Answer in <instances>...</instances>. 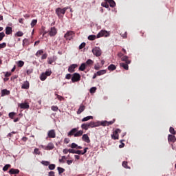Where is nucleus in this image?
<instances>
[{
	"mask_svg": "<svg viewBox=\"0 0 176 176\" xmlns=\"http://www.w3.org/2000/svg\"><path fill=\"white\" fill-rule=\"evenodd\" d=\"M51 109H52V111H54V112H57L58 111V107L52 106Z\"/></svg>",
	"mask_w": 176,
	"mask_h": 176,
	"instance_id": "obj_43",
	"label": "nucleus"
},
{
	"mask_svg": "<svg viewBox=\"0 0 176 176\" xmlns=\"http://www.w3.org/2000/svg\"><path fill=\"white\" fill-rule=\"evenodd\" d=\"M5 38V33L4 32H0V41H2Z\"/></svg>",
	"mask_w": 176,
	"mask_h": 176,
	"instance_id": "obj_52",
	"label": "nucleus"
},
{
	"mask_svg": "<svg viewBox=\"0 0 176 176\" xmlns=\"http://www.w3.org/2000/svg\"><path fill=\"white\" fill-rule=\"evenodd\" d=\"M12 167V165L10 164H6L3 168V171H6L7 170H9Z\"/></svg>",
	"mask_w": 176,
	"mask_h": 176,
	"instance_id": "obj_35",
	"label": "nucleus"
},
{
	"mask_svg": "<svg viewBox=\"0 0 176 176\" xmlns=\"http://www.w3.org/2000/svg\"><path fill=\"white\" fill-rule=\"evenodd\" d=\"M85 65L87 67H91V65H93V64H94V61H93L91 59H88L85 63Z\"/></svg>",
	"mask_w": 176,
	"mask_h": 176,
	"instance_id": "obj_23",
	"label": "nucleus"
},
{
	"mask_svg": "<svg viewBox=\"0 0 176 176\" xmlns=\"http://www.w3.org/2000/svg\"><path fill=\"white\" fill-rule=\"evenodd\" d=\"M69 9V7H65L63 8H58L55 10L56 14H57L58 17L59 19H61V17H63L65 14V12Z\"/></svg>",
	"mask_w": 176,
	"mask_h": 176,
	"instance_id": "obj_3",
	"label": "nucleus"
},
{
	"mask_svg": "<svg viewBox=\"0 0 176 176\" xmlns=\"http://www.w3.org/2000/svg\"><path fill=\"white\" fill-rule=\"evenodd\" d=\"M21 89H25V90H28L30 89V82H28V81L25 82L22 85Z\"/></svg>",
	"mask_w": 176,
	"mask_h": 176,
	"instance_id": "obj_19",
	"label": "nucleus"
},
{
	"mask_svg": "<svg viewBox=\"0 0 176 176\" xmlns=\"http://www.w3.org/2000/svg\"><path fill=\"white\" fill-rule=\"evenodd\" d=\"M120 129H117L115 130L113 133L111 135V138L113 140H119V133H120Z\"/></svg>",
	"mask_w": 176,
	"mask_h": 176,
	"instance_id": "obj_9",
	"label": "nucleus"
},
{
	"mask_svg": "<svg viewBox=\"0 0 176 176\" xmlns=\"http://www.w3.org/2000/svg\"><path fill=\"white\" fill-rule=\"evenodd\" d=\"M42 60H46L47 58V54H44L42 57Z\"/></svg>",
	"mask_w": 176,
	"mask_h": 176,
	"instance_id": "obj_57",
	"label": "nucleus"
},
{
	"mask_svg": "<svg viewBox=\"0 0 176 176\" xmlns=\"http://www.w3.org/2000/svg\"><path fill=\"white\" fill-rule=\"evenodd\" d=\"M41 164H43V166H49L50 162L49 161H42Z\"/></svg>",
	"mask_w": 176,
	"mask_h": 176,
	"instance_id": "obj_46",
	"label": "nucleus"
},
{
	"mask_svg": "<svg viewBox=\"0 0 176 176\" xmlns=\"http://www.w3.org/2000/svg\"><path fill=\"white\" fill-rule=\"evenodd\" d=\"M92 53L94 56H96V57H100L102 54L101 49L98 47H94L92 49Z\"/></svg>",
	"mask_w": 176,
	"mask_h": 176,
	"instance_id": "obj_6",
	"label": "nucleus"
},
{
	"mask_svg": "<svg viewBox=\"0 0 176 176\" xmlns=\"http://www.w3.org/2000/svg\"><path fill=\"white\" fill-rule=\"evenodd\" d=\"M87 67V66H86V63H82L79 67L78 69L79 71H85Z\"/></svg>",
	"mask_w": 176,
	"mask_h": 176,
	"instance_id": "obj_28",
	"label": "nucleus"
},
{
	"mask_svg": "<svg viewBox=\"0 0 176 176\" xmlns=\"http://www.w3.org/2000/svg\"><path fill=\"white\" fill-rule=\"evenodd\" d=\"M48 166V168H50V170H54V168H56V164H50Z\"/></svg>",
	"mask_w": 176,
	"mask_h": 176,
	"instance_id": "obj_41",
	"label": "nucleus"
},
{
	"mask_svg": "<svg viewBox=\"0 0 176 176\" xmlns=\"http://www.w3.org/2000/svg\"><path fill=\"white\" fill-rule=\"evenodd\" d=\"M47 77L46 76V74H45V73H43L41 76H40V79L41 80L43 81V80H46V78Z\"/></svg>",
	"mask_w": 176,
	"mask_h": 176,
	"instance_id": "obj_37",
	"label": "nucleus"
},
{
	"mask_svg": "<svg viewBox=\"0 0 176 176\" xmlns=\"http://www.w3.org/2000/svg\"><path fill=\"white\" fill-rule=\"evenodd\" d=\"M94 68L96 71H98L100 69V65H95Z\"/></svg>",
	"mask_w": 176,
	"mask_h": 176,
	"instance_id": "obj_62",
	"label": "nucleus"
},
{
	"mask_svg": "<svg viewBox=\"0 0 176 176\" xmlns=\"http://www.w3.org/2000/svg\"><path fill=\"white\" fill-rule=\"evenodd\" d=\"M41 146L45 151H53L54 149V144L52 142L48 143L47 146L41 145Z\"/></svg>",
	"mask_w": 176,
	"mask_h": 176,
	"instance_id": "obj_4",
	"label": "nucleus"
},
{
	"mask_svg": "<svg viewBox=\"0 0 176 176\" xmlns=\"http://www.w3.org/2000/svg\"><path fill=\"white\" fill-rule=\"evenodd\" d=\"M20 173V170L19 169H14V168H11L9 170V174L12 175L13 174H19Z\"/></svg>",
	"mask_w": 176,
	"mask_h": 176,
	"instance_id": "obj_18",
	"label": "nucleus"
},
{
	"mask_svg": "<svg viewBox=\"0 0 176 176\" xmlns=\"http://www.w3.org/2000/svg\"><path fill=\"white\" fill-rule=\"evenodd\" d=\"M47 63L48 64H53L54 63V58H47Z\"/></svg>",
	"mask_w": 176,
	"mask_h": 176,
	"instance_id": "obj_39",
	"label": "nucleus"
},
{
	"mask_svg": "<svg viewBox=\"0 0 176 176\" xmlns=\"http://www.w3.org/2000/svg\"><path fill=\"white\" fill-rule=\"evenodd\" d=\"M10 94V91L4 89L1 90V97H5V96H9Z\"/></svg>",
	"mask_w": 176,
	"mask_h": 176,
	"instance_id": "obj_16",
	"label": "nucleus"
},
{
	"mask_svg": "<svg viewBox=\"0 0 176 176\" xmlns=\"http://www.w3.org/2000/svg\"><path fill=\"white\" fill-rule=\"evenodd\" d=\"M108 69L109 71H115V69H116V66L113 64H111L108 67Z\"/></svg>",
	"mask_w": 176,
	"mask_h": 176,
	"instance_id": "obj_30",
	"label": "nucleus"
},
{
	"mask_svg": "<svg viewBox=\"0 0 176 176\" xmlns=\"http://www.w3.org/2000/svg\"><path fill=\"white\" fill-rule=\"evenodd\" d=\"M48 176H54V171L49 172Z\"/></svg>",
	"mask_w": 176,
	"mask_h": 176,
	"instance_id": "obj_64",
	"label": "nucleus"
},
{
	"mask_svg": "<svg viewBox=\"0 0 176 176\" xmlns=\"http://www.w3.org/2000/svg\"><path fill=\"white\" fill-rule=\"evenodd\" d=\"M65 160H67V157L63 156L62 159H59V163H65Z\"/></svg>",
	"mask_w": 176,
	"mask_h": 176,
	"instance_id": "obj_42",
	"label": "nucleus"
},
{
	"mask_svg": "<svg viewBox=\"0 0 176 176\" xmlns=\"http://www.w3.org/2000/svg\"><path fill=\"white\" fill-rule=\"evenodd\" d=\"M41 54H43V50H40L36 53V57H39Z\"/></svg>",
	"mask_w": 176,
	"mask_h": 176,
	"instance_id": "obj_40",
	"label": "nucleus"
},
{
	"mask_svg": "<svg viewBox=\"0 0 176 176\" xmlns=\"http://www.w3.org/2000/svg\"><path fill=\"white\" fill-rule=\"evenodd\" d=\"M71 148H72L73 149L75 148H78V144H76V143H72L71 145Z\"/></svg>",
	"mask_w": 176,
	"mask_h": 176,
	"instance_id": "obj_56",
	"label": "nucleus"
},
{
	"mask_svg": "<svg viewBox=\"0 0 176 176\" xmlns=\"http://www.w3.org/2000/svg\"><path fill=\"white\" fill-rule=\"evenodd\" d=\"M68 137H72L74 135V137H82L83 135V131L80 130L78 131L77 128L72 129L67 134Z\"/></svg>",
	"mask_w": 176,
	"mask_h": 176,
	"instance_id": "obj_2",
	"label": "nucleus"
},
{
	"mask_svg": "<svg viewBox=\"0 0 176 176\" xmlns=\"http://www.w3.org/2000/svg\"><path fill=\"white\" fill-rule=\"evenodd\" d=\"M118 56L120 58H121V59H122V58L124 57V56H123V53H122V52H119V53L118 54Z\"/></svg>",
	"mask_w": 176,
	"mask_h": 176,
	"instance_id": "obj_58",
	"label": "nucleus"
},
{
	"mask_svg": "<svg viewBox=\"0 0 176 176\" xmlns=\"http://www.w3.org/2000/svg\"><path fill=\"white\" fill-rule=\"evenodd\" d=\"M168 142H175V136L173 135H168Z\"/></svg>",
	"mask_w": 176,
	"mask_h": 176,
	"instance_id": "obj_22",
	"label": "nucleus"
},
{
	"mask_svg": "<svg viewBox=\"0 0 176 176\" xmlns=\"http://www.w3.org/2000/svg\"><path fill=\"white\" fill-rule=\"evenodd\" d=\"M38 23V20L37 19H33L30 23V25L32 27V28H33V27H35V25H36V23Z\"/></svg>",
	"mask_w": 176,
	"mask_h": 176,
	"instance_id": "obj_31",
	"label": "nucleus"
},
{
	"mask_svg": "<svg viewBox=\"0 0 176 176\" xmlns=\"http://www.w3.org/2000/svg\"><path fill=\"white\" fill-rule=\"evenodd\" d=\"M76 67H78V65L76 64H73L70 65L68 68V72L71 74H72V72H75V68H76Z\"/></svg>",
	"mask_w": 176,
	"mask_h": 176,
	"instance_id": "obj_13",
	"label": "nucleus"
},
{
	"mask_svg": "<svg viewBox=\"0 0 176 176\" xmlns=\"http://www.w3.org/2000/svg\"><path fill=\"white\" fill-rule=\"evenodd\" d=\"M86 46V43H82L79 46V49L81 50V49H83V47H85Z\"/></svg>",
	"mask_w": 176,
	"mask_h": 176,
	"instance_id": "obj_54",
	"label": "nucleus"
},
{
	"mask_svg": "<svg viewBox=\"0 0 176 176\" xmlns=\"http://www.w3.org/2000/svg\"><path fill=\"white\" fill-rule=\"evenodd\" d=\"M30 45V40L28 38H25L23 40V46L25 47V46H28Z\"/></svg>",
	"mask_w": 176,
	"mask_h": 176,
	"instance_id": "obj_26",
	"label": "nucleus"
},
{
	"mask_svg": "<svg viewBox=\"0 0 176 176\" xmlns=\"http://www.w3.org/2000/svg\"><path fill=\"white\" fill-rule=\"evenodd\" d=\"M81 129H82V130H89V129H90L89 123H84V124H82L81 125Z\"/></svg>",
	"mask_w": 176,
	"mask_h": 176,
	"instance_id": "obj_25",
	"label": "nucleus"
},
{
	"mask_svg": "<svg viewBox=\"0 0 176 176\" xmlns=\"http://www.w3.org/2000/svg\"><path fill=\"white\" fill-rule=\"evenodd\" d=\"M50 36H56L57 35V29L55 27H52L49 31Z\"/></svg>",
	"mask_w": 176,
	"mask_h": 176,
	"instance_id": "obj_10",
	"label": "nucleus"
},
{
	"mask_svg": "<svg viewBox=\"0 0 176 176\" xmlns=\"http://www.w3.org/2000/svg\"><path fill=\"white\" fill-rule=\"evenodd\" d=\"M85 109H86V107H85V105L80 104V106L77 111L78 115H80V113L82 112H83V111H85Z\"/></svg>",
	"mask_w": 176,
	"mask_h": 176,
	"instance_id": "obj_20",
	"label": "nucleus"
},
{
	"mask_svg": "<svg viewBox=\"0 0 176 176\" xmlns=\"http://www.w3.org/2000/svg\"><path fill=\"white\" fill-rule=\"evenodd\" d=\"M74 35H75V32L71 30L67 31V33L65 34L64 38H65L67 41H71Z\"/></svg>",
	"mask_w": 176,
	"mask_h": 176,
	"instance_id": "obj_5",
	"label": "nucleus"
},
{
	"mask_svg": "<svg viewBox=\"0 0 176 176\" xmlns=\"http://www.w3.org/2000/svg\"><path fill=\"white\" fill-rule=\"evenodd\" d=\"M19 107L21 109H30V104H28V103L27 102H24V103H21Z\"/></svg>",
	"mask_w": 176,
	"mask_h": 176,
	"instance_id": "obj_12",
	"label": "nucleus"
},
{
	"mask_svg": "<svg viewBox=\"0 0 176 176\" xmlns=\"http://www.w3.org/2000/svg\"><path fill=\"white\" fill-rule=\"evenodd\" d=\"M105 2L109 3L111 8H115L116 6V3L113 0H104Z\"/></svg>",
	"mask_w": 176,
	"mask_h": 176,
	"instance_id": "obj_17",
	"label": "nucleus"
},
{
	"mask_svg": "<svg viewBox=\"0 0 176 176\" xmlns=\"http://www.w3.org/2000/svg\"><path fill=\"white\" fill-rule=\"evenodd\" d=\"M96 90H97V88L96 87H91L90 89V93L93 94L94 93H96Z\"/></svg>",
	"mask_w": 176,
	"mask_h": 176,
	"instance_id": "obj_45",
	"label": "nucleus"
},
{
	"mask_svg": "<svg viewBox=\"0 0 176 176\" xmlns=\"http://www.w3.org/2000/svg\"><path fill=\"white\" fill-rule=\"evenodd\" d=\"M88 124L89 125V129H93L94 127H98V122L91 121L89 122Z\"/></svg>",
	"mask_w": 176,
	"mask_h": 176,
	"instance_id": "obj_15",
	"label": "nucleus"
},
{
	"mask_svg": "<svg viewBox=\"0 0 176 176\" xmlns=\"http://www.w3.org/2000/svg\"><path fill=\"white\" fill-rule=\"evenodd\" d=\"M4 47H6V43H3L0 44V49H4Z\"/></svg>",
	"mask_w": 176,
	"mask_h": 176,
	"instance_id": "obj_53",
	"label": "nucleus"
},
{
	"mask_svg": "<svg viewBox=\"0 0 176 176\" xmlns=\"http://www.w3.org/2000/svg\"><path fill=\"white\" fill-rule=\"evenodd\" d=\"M34 155H41V151H39V148H34Z\"/></svg>",
	"mask_w": 176,
	"mask_h": 176,
	"instance_id": "obj_44",
	"label": "nucleus"
},
{
	"mask_svg": "<svg viewBox=\"0 0 176 176\" xmlns=\"http://www.w3.org/2000/svg\"><path fill=\"white\" fill-rule=\"evenodd\" d=\"M82 151H80V150L76 151V155H82Z\"/></svg>",
	"mask_w": 176,
	"mask_h": 176,
	"instance_id": "obj_63",
	"label": "nucleus"
},
{
	"mask_svg": "<svg viewBox=\"0 0 176 176\" xmlns=\"http://www.w3.org/2000/svg\"><path fill=\"white\" fill-rule=\"evenodd\" d=\"M16 115V113L14 112H11L9 113V118H10V119H13V118H14V116Z\"/></svg>",
	"mask_w": 176,
	"mask_h": 176,
	"instance_id": "obj_49",
	"label": "nucleus"
},
{
	"mask_svg": "<svg viewBox=\"0 0 176 176\" xmlns=\"http://www.w3.org/2000/svg\"><path fill=\"white\" fill-rule=\"evenodd\" d=\"M108 121L104 120V121H98V127H100V126H103V127H105V126H108Z\"/></svg>",
	"mask_w": 176,
	"mask_h": 176,
	"instance_id": "obj_21",
	"label": "nucleus"
},
{
	"mask_svg": "<svg viewBox=\"0 0 176 176\" xmlns=\"http://www.w3.org/2000/svg\"><path fill=\"white\" fill-rule=\"evenodd\" d=\"M82 140L85 141V142H87V144H90V138H89L87 134H84L82 137Z\"/></svg>",
	"mask_w": 176,
	"mask_h": 176,
	"instance_id": "obj_14",
	"label": "nucleus"
},
{
	"mask_svg": "<svg viewBox=\"0 0 176 176\" xmlns=\"http://www.w3.org/2000/svg\"><path fill=\"white\" fill-rule=\"evenodd\" d=\"M12 32H13V30H12L11 27L8 26V27H7L6 28V35H10V34H12Z\"/></svg>",
	"mask_w": 176,
	"mask_h": 176,
	"instance_id": "obj_24",
	"label": "nucleus"
},
{
	"mask_svg": "<svg viewBox=\"0 0 176 176\" xmlns=\"http://www.w3.org/2000/svg\"><path fill=\"white\" fill-rule=\"evenodd\" d=\"M63 153H65V155H67V153H68V152L69 153V149L68 148H65L63 151Z\"/></svg>",
	"mask_w": 176,
	"mask_h": 176,
	"instance_id": "obj_60",
	"label": "nucleus"
},
{
	"mask_svg": "<svg viewBox=\"0 0 176 176\" xmlns=\"http://www.w3.org/2000/svg\"><path fill=\"white\" fill-rule=\"evenodd\" d=\"M44 74H45V76H50L52 75V71H46Z\"/></svg>",
	"mask_w": 176,
	"mask_h": 176,
	"instance_id": "obj_51",
	"label": "nucleus"
},
{
	"mask_svg": "<svg viewBox=\"0 0 176 176\" xmlns=\"http://www.w3.org/2000/svg\"><path fill=\"white\" fill-rule=\"evenodd\" d=\"M17 66H18L19 68H21V67H24V61H23V60H19V61H18V63H17Z\"/></svg>",
	"mask_w": 176,
	"mask_h": 176,
	"instance_id": "obj_36",
	"label": "nucleus"
},
{
	"mask_svg": "<svg viewBox=\"0 0 176 176\" xmlns=\"http://www.w3.org/2000/svg\"><path fill=\"white\" fill-rule=\"evenodd\" d=\"M121 60L124 61V63H120V67L124 68L126 71H129V64L131 63V60L129 59V56H124L121 58Z\"/></svg>",
	"mask_w": 176,
	"mask_h": 176,
	"instance_id": "obj_1",
	"label": "nucleus"
},
{
	"mask_svg": "<svg viewBox=\"0 0 176 176\" xmlns=\"http://www.w3.org/2000/svg\"><path fill=\"white\" fill-rule=\"evenodd\" d=\"M122 167H124V168H128L129 170H130L131 168L130 166H129L127 165V162H126V161H124L122 162Z\"/></svg>",
	"mask_w": 176,
	"mask_h": 176,
	"instance_id": "obj_34",
	"label": "nucleus"
},
{
	"mask_svg": "<svg viewBox=\"0 0 176 176\" xmlns=\"http://www.w3.org/2000/svg\"><path fill=\"white\" fill-rule=\"evenodd\" d=\"M107 74V70H100L96 72L98 76H101V75H105Z\"/></svg>",
	"mask_w": 176,
	"mask_h": 176,
	"instance_id": "obj_27",
	"label": "nucleus"
},
{
	"mask_svg": "<svg viewBox=\"0 0 176 176\" xmlns=\"http://www.w3.org/2000/svg\"><path fill=\"white\" fill-rule=\"evenodd\" d=\"M48 138H56V131L51 129L47 133Z\"/></svg>",
	"mask_w": 176,
	"mask_h": 176,
	"instance_id": "obj_11",
	"label": "nucleus"
},
{
	"mask_svg": "<svg viewBox=\"0 0 176 176\" xmlns=\"http://www.w3.org/2000/svg\"><path fill=\"white\" fill-rule=\"evenodd\" d=\"M91 119H93V116H89L87 117H85L81 120V122H87L88 120H90Z\"/></svg>",
	"mask_w": 176,
	"mask_h": 176,
	"instance_id": "obj_29",
	"label": "nucleus"
},
{
	"mask_svg": "<svg viewBox=\"0 0 176 176\" xmlns=\"http://www.w3.org/2000/svg\"><path fill=\"white\" fill-rule=\"evenodd\" d=\"M57 170L58 171V174L59 175H61V174H63V173H64V171H65V169L61 167H58Z\"/></svg>",
	"mask_w": 176,
	"mask_h": 176,
	"instance_id": "obj_32",
	"label": "nucleus"
},
{
	"mask_svg": "<svg viewBox=\"0 0 176 176\" xmlns=\"http://www.w3.org/2000/svg\"><path fill=\"white\" fill-rule=\"evenodd\" d=\"M32 72H34V69H28L26 71L27 75H31V74H32Z\"/></svg>",
	"mask_w": 176,
	"mask_h": 176,
	"instance_id": "obj_50",
	"label": "nucleus"
},
{
	"mask_svg": "<svg viewBox=\"0 0 176 176\" xmlns=\"http://www.w3.org/2000/svg\"><path fill=\"white\" fill-rule=\"evenodd\" d=\"M102 36H104L105 38H108V36H109V32H108L107 30H101L97 34V38H101Z\"/></svg>",
	"mask_w": 176,
	"mask_h": 176,
	"instance_id": "obj_7",
	"label": "nucleus"
},
{
	"mask_svg": "<svg viewBox=\"0 0 176 176\" xmlns=\"http://www.w3.org/2000/svg\"><path fill=\"white\" fill-rule=\"evenodd\" d=\"M16 36H23L24 35V33L21 31H19L16 33Z\"/></svg>",
	"mask_w": 176,
	"mask_h": 176,
	"instance_id": "obj_47",
	"label": "nucleus"
},
{
	"mask_svg": "<svg viewBox=\"0 0 176 176\" xmlns=\"http://www.w3.org/2000/svg\"><path fill=\"white\" fill-rule=\"evenodd\" d=\"M71 76H72L71 74H67L65 76V79H71Z\"/></svg>",
	"mask_w": 176,
	"mask_h": 176,
	"instance_id": "obj_61",
	"label": "nucleus"
},
{
	"mask_svg": "<svg viewBox=\"0 0 176 176\" xmlns=\"http://www.w3.org/2000/svg\"><path fill=\"white\" fill-rule=\"evenodd\" d=\"M169 131L171 134L175 135V130L174 129V128H173L172 126L170 127L169 129Z\"/></svg>",
	"mask_w": 176,
	"mask_h": 176,
	"instance_id": "obj_48",
	"label": "nucleus"
},
{
	"mask_svg": "<svg viewBox=\"0 0 176 176\" xmlns=\"http://www.w3.org/2000/svg\"><path fill=\"white\" fill-rule=\"evenodd\" d=\"M101 5L103 8H106V9H108L109 8V5L108 4V2H107V1L106 2H102L101 3Z\"/></svg>",
	"mask_w": 176,
	"mask_h": 176,
	"instance_id": "obj_38",
	"label": "nucleus"
},
{
	"mask_svg": "<svg viewBox=\"0 0 176 176\" xmlns=\"http://www.w3.org/2000/svg\"><path fill=\"white\" fill-rule=\"evenodd\" d=\"M89 41H95V39H97V36L96 35H89L88 36Z\"/></svg>",
	"mask_w": 176,
	"mask_h": 176,
	"instance_id": "obj_33",
	"label": "nucleus"
},
{
	"mask_svg": "<svg viewBox=\"0 0 176 176\" xmlns=\"http://www.w3.org/2000/svg\"><path fill=\"white\" fill-rule=\"evenodd\" d=\"M80 80V74L79 73H74L72 78V82L75 83V82H79Z\"/></svg>",
	"mask_w": 176,
	"mask_h": 176,
	"instance_id": "obj_8",
	"label": "nucleus"
},
{
	"mask_svg": "<svg viewBox=\"0 0 176 176\" xmlns=\"http://www.w3.org/2000/svg\"><path fill=\"white\" fill-rule=\"evenodd\" d=\"M115 123V120L108 122L107 121V126H111V124H113Z\"/></svg>",
	"mask_w": 176,
	"mask_h": 176,
	"instance_id": "obj_55",
	"label": "nucleus"
},
{
	"mask_svg": "<svg viewBox=\"0 0 176 176\" xmlns=\"http://www.w3.org/2000/svg\"><path fill=\"white\" fill-rule=\"evenodd\" d=\"M69 153H76V151L74 149H69Z\"/></svg>",
	"mask_w": 176,
	"mask_h": 176,
	"instance_id": "obj_59",
	"label": "nucleus"
}]
</instances>
